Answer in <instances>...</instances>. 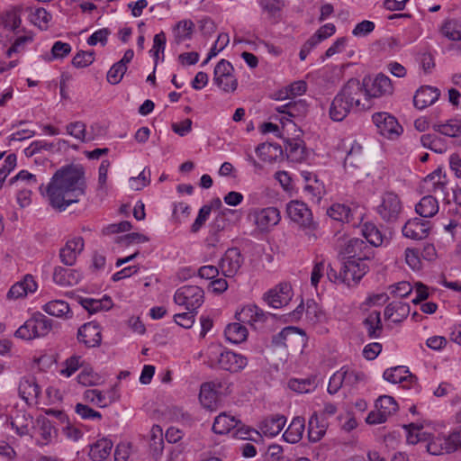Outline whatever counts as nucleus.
I'll use <instances>...</instances> for the list:
<instances>
[{"label":"nucleus","mask_w":461,"mask_h":461,"mask_svg":"<svg viewBox=\"0 0 461 461\" xmlns=\"http://www.w3.org/2000/svg\"><path fill=\"white\" fill-rule=\"evenodd\" d=\"M410 313V305L405 303L393 301L388 303L384 309L385 319H393V322H400L407 318Z\"/></svg>","instance_id":"a878e982"},{"label":"nucleus","mask_w":461,"mask_h":461,"mask_svg":"<svg viewBox=\"0 0 461 461\" xmlns=\"http://www.w3.org/2000/svg\"><path fill=\"white\" fill-rule=\"evenodd\" d=\"M420 142L424 148L429 149L436 153H443L447 150V145L443 139L436 134H424L420 137Z\"/></svg>","instance_id":"79ce46f5"},{"label":"nucleus","mask_w":461,"mask_h":461,"mask_svg":"<svg viewBox=\"0 0 461 461\" xmlns=\"http://www.w3.org/2000/svg\"><path fill=\"white\" fill-rule=\"evenodd\" d=\"M244 263V257L238 248L228 249L220 260L219 267L225 277H233Z\"/></svg>","instance_id":"9b49d317"},{"label":"nucleus","mask_w":461,"mask_h":461,"mask_svg":"<svg viewBox=\"0 0 461 461\" xmlns=\"http://www.w3.org/2000/svg\"><path fill=\"white\" fill-rule=\"evenodd\" d=\"M363 86L364 93L363 95L368 97H381L385 95H392L393 93V86L391 79L384 74H378L372 81L371 86L366 83L361 84Z\"/></svg>","instance_id":"ddd939ff"},{"label":"nucleus","mask_w":461,"mask_h":461,"mask_svg":"<svg viewBox=\"0 0 461 461\" xmlns=\"http://www.w3.org/2000/svg\"><path fill=\"white\" fill-rule=\"evenodd\" d=\"M164 440L162 429L158 425H154L150 430L149 449L152 456L158 458L163 451Z\"/></svg>","instance_id":"ea45409f"},{"label":"nucleus","mask_w":461,"mask_h":461,"mask_svg":"<svg viewBox=\"0 0 461 461\" xmlns=\"http://www.w3.org/2000/svg\"><path fill=\"white\" fill-rule=\"evenodd\" d=\"M203 290L197 285H184L174 295L175 303L185 306L188 311H196L203 304Z\"/></svg>","instance_id":"39448f33"},{"label":"nucleus","mask_w":461,"mask_h":461,"mask_svg":"<svg viewBox=\"0 0 461 461\" xmlns=\"http://www.w3.org/2000/svg\"><path fill=\"white\" fill-rule=\"evenodd\" d=\"M194 29V23L191 20H182L174 28L175 41L177 44L191 39Z\"/></svg>","instance_id":"58836bf2"},{"label":"nucleus","mask_w":461,"mask_h":461,"mask_svg":"<svg viewBox=\"0 0 461 461\" xmlns=\"http://www.w3.org/2000/svg\"><path fill=\"white\" fill-rule=\"evenodd\" d=\"M402 211V203L399 196L387 192L383 194L381 203L377 206V213L386 222H394Z\"/></svg>","instance_id":"0eeeda50"},{"label":"nucleus","mask_w":461,"mask_h":461,"mask_svg":"<svg viewBox=\"0 0 461 461\" xmlns=\"http://www.w3.org/2000/svg\"><path fill=\"white\" fill-rule=\"evenodd\" d=\"M16 167V155L12 153L9 154L5 159L4 166L0 168V189L3 186L4 182L5 181L8 175L12 170Z\"/></svg>","instance_id":"bf43d9fd"},{"label":"nucleus","mask_w":461,"mask_h":461,"mask_svg":"<svg viewBox=\"0 0 461 461\" xmlns=\"http://www.w3.org/2000/svg\"><path fill=\"white\" fill-rule=\"evenodd\" d=\"M285 423L286 418L284 415H272L260 423L259 429L265 436L275 437L280 433Z\"/></svg>","instance_id":"5701e85b"},{"label":"nucleus","mask_w":461,"mask_h":461,"mask_svg":"<svg viewBox=\"0 0 461 461\" xmlns=\"http://www.w3.org/2000/svg\"><path fill=\"white\" fill-rule=\"evenodd\" d=\"M264 300L273 308H280L286 305L291 300V296L282 295L277 289H271L264 294Z\"/></svg>","instance_id":"de8ad7c7"},{"label":"nucleus","mask_w":461,"mask_h":461,"mask_svg":"<svg viewBox=\"0 0 461 461\" xmlns=\"http://www.w3.org/2000/svg\"><path fill=\"white\" fill-rule=\"evenodd\" d=\"M296 333L304 334V332L296 327H285L279 333L273 336L272 344L275 347H287L286 341L290 336L295 335Z\"/></svg>","instance_id":"49530a36"},{"label":"nucleus","mask_w":461,"mask_h":461,"mask_svg":"<svg viewBox=\"0 0 461 461\" xmlns=\"http://www.w3.org/2000/svg\"><path fill=\"white\" fill-rule=\"evenodd\" d=\"M86 186L84 167L78 164H70L55 172L45 191L50 205L63 212L72 203L80 201L86 194Z\"/></svg>","instance_id":"f257e3e1"},{"label":"nucleus","mask_w":461,"mask_h":461,"mask_svg":"<svg viewBox=\"0 0 461 461\" xmlns=\"http://www.w3.org/2000/svg\"><path fill=\"white\" fill-rule=\"evenodd\" d=\"M461 446L459 433H452L447 437L438 438L428 444V451L432 455L452 453Z\"/></svg>","instance_id":"2eb2a0df"},{"label":"nucleus","mask_w":461,"mask_h":461,"mask_svg":"<svg viewBox=\"0 0 461 461\" xmlns=\"http://www.w3.org/2000/svg\"><path fill=\"white\" fill-rule=\"evenodd\" d=\"M195 313L196 311H188L187 312L177 313L174 315V321L177 325L185 329H189L194 322Z\"/></svg>","instance_id":"0e129e2a"},{"label":"nucleus","mask_w":461,"mask_h":461,"mask_svg":"<svg viewBox=\"0 0 461 461\" xmlns=\"http://www.w3.org/2000/svg\"><path fill=\"white\" fill-rule=\"evenodd\" d=\"M440 32L450 41H461V31L453 20H447L441 26Z\"/></svg>","instance_id":"864d4df0"},{"label":"nucleus","mask_w":461,"mask_h":461,"mask_svg":"<svg viewBox=\"0 0 461 461\" xmlns=\"http://www.w3.org/2000/svg\"><path fill=\"white\" fill-rule=\"evenodd\" d=\"M280 221V212L276 207L262 209L256 215V223L261 229L276 225Z\"/></svg>","instance_id":"c85d7f7f"},{"label":"nucleus","mask_w":461,"mask_h":461,"mask_svg":"<svg viewBox=\"0 0 461 461\" xmlns=\"http://www.w3.org/2000/svg\"><path fill=\"white\" fill-rule=\"evenodd\" d=\"M364 89L360 81L356 78L349 79L333 98L329 114L334 122H342L353 110H365L368 108L361 104Z\"/></svg>","instance_id":"f03ea898"},{"label":"nucleus","mask_w":461,"mask_h":461,"mask_svg":"<svg viewBox=\"0 0 461 461\" xmlns=\"http://www.w3.org/2000/svg\"><path fill=\"white\" fill-rule=\"evenodd\" d=\"M305 428V420L304 418L297 416L293 419L292 422L283 434L284 439L288 443H297L299 442L303 435Z\"/></svg>","instance_id":"bb28decb"},{"label":"nucleus","mask_w":461,"mask_h":461,"mask_svg":"<svg viewBox=\"0 0 461 461\" xmlns=\"http://www.w3.org/2000/svg\"><path fill=\"white\" fill-rule=\"evenodd\" d=\"M375 408L380 411L387 420L389 416L396 412L398 404L393 397L382 395L376 400Z\"/></svg>","instance_id":"c03bdc74"},{"label":"nucleus","mask_w":461,"mask_h":461,"mask_svg":"<svg viewBox=\"0 0 461 461\" xmlns=\"http://www.w3.org/2000/svg\"><path fill=\"white\" fill-rule=\"evenodd\" d=\"M67 132L81 141H88L91 140V138L86 137V124L82 122H75L68 124Z\"/></svg>","instance_id":"4d7b16f0"},{"label":"nucleus","mask_w":461,"mask_h":461,"mask_svg":"<svg viewBox=\"0 0 461 461\" xmlns=\"http://www.w3.org/2000/svg\"><path fill=\"white\" fill-rule=\"evenodd\" d=\"M98 380L97 374L89 366H86L77 375V381L79 384L85 386L94 385Z\"/></svg>","instance_id":"e2e57ef3"},{"label":"nucleus","mask_w":461,"mask_h":461,"mask_svg":"<svg viewBox=\"0 0 461 461\" xmlns=\"http://www.w3.org/2000/svg\"><path fill=\"white\" fill-rule=\"evenodd\" d=\"M224 335L230 342L239 344L247 339L248 330L241 322H234L227 325Z\"/></svg>","instance_id":"e433bc0d"},{"label":"nucleus","mask_w":461,"mask_h":461,"mask_svg":"<svg viewBox=\"0 0 461 461\" xmlns=\"http://www.w3.org/2000/svg\"><path fill=\"white\" fill-rule=\"evenodd\" d=\"M361 232L371 247H380L384 242V234L378 227L371 221H366L362 224Z\"/></svg>","instance_id":"473e14b6"},{"label":"nucleus","mask_w":461,"mask_h":461,"mask_svg":"<svg viewBox=\"0 0 461 461\" xmlns=\"http://www.w3.org/2000/svg\"><path fill=\"white\" fill-rule=\"evenodd\" d=\"M328 215L332 218L335 221H349L350 217V209L349 207L341 204V203H336L330 206V208L328 210Z\"/></svg>","instance_id":"603ef678"},{"label":"nucleus","mask_w":461,"mask_h":461,"mask_svg":"<svg viewBox=\"0 0 461 461\" xmlns=\"http://www.w3.org/2000/svg\"><path fill=\"white\" fill-rule=\"evenodd\" d=\"M77 338L86 348L99 347L102 341L99 324L95 321L83 324L77 330Z\"/></svg>","instance_id":"4468645a"},{"label":"nucleus","mask_w":461,"mask_h":461,"mask_svg":"<svg viewBox=\"0 0 461 461\" xmlns=\"http://www.w3.org/2000/svg\"><path fill=\"white\" fill-rule=\"evenodd\" d=\"M52 330V320L41 312H35L16 331L15 337L25 340L44 337Z\"/></svg>","instance_id":"7ed1b4c3"},{"label":"nucleus","mask_w":461,"mask_h":461,"mask_svg":"<svg viewBox=\"0 0 461 461\" xmlns=\"http://www.w3.org/2000/svg\"><path fill=\"white\" fill-rule=\"evenodd\" d=\"M363 325L366 329L370 339H377L381 336L383 324L381 321L380 312L374 311L363 321Z\"/></svg>","instance_id":"c9c22d12"},{"label":"nucleus","mask_w":461,"mask_h":461,"mask_svg":"<svg viewBox=\"0 0 461 461\" xmlns=\"http://www.w3.org/2000/svg\"><path fill=\"white\" fill-rule=\"evenodd\" d=\"M440 96V90L435 86H421L417 89L413 96V105L419 109H425L433 104Z\"/></svg>","instance_id":"6ab92c4d"},{"label":"nucleus","mask_w":461,"mask_h":461,"mask_svg":"<svg viewBox=\"0 0 461 461\" xmlns=\"http://www.w3.org/2000/svg\"><path fill=\"white\" fill-rule=\"evenodd\" d=\"M340 372L342 373V376L345 377L344 384L346 385H355L360 381H362L365 377L364 374L361 372H357L354 370H349L348 368L342 367L340 368Z\"/></svg>","instance_id":"69168bd1"},{"label":"nucleus","mask_w":461,"mask_h":461,"mask_svg":"<svg viewBox=\"0 0 461 461\" xmlns=\"http://www.w3.org/2000/svg\"><path fill=\"white\" fill-rule=\"evenodd\" d=\"M362 162L361 156V147L357 146V149L355 147L348 153L347 157L344 160V167L348 169V167H357L358 164Z\"/></svg>","instance_id":"680f3d73"},{"label":"nucleus","mask_w":461,"mask_h":461,"mask_svg":"<svg viewBox=\"0 0 461 461\" xmlns=\"http://www.w3.org/2000/svg\"><path fill=\"white\" fill-rule=\"evenodd\" d=\"M256 153L263 161L273 162L282 154V149L278 144L265 142L257 147Z\"/></svg>","instance_id":"4c0bfd02"},{"label":"nucleus","mask_w":461,"mask_h":461,"mask_svg":"<svg viewBox=\"0 0 461 461\" xmlns=\"http://www.w3.org/2000/svg\"><path fill=\"white\" fill-rule=\"evenodd\" d=\"M383 377L393 384H403V387L417 385V377L413 375L405 366H398L386 369Z\"/></svg>","instance_id":"f3484780"},{"label":"nucleus","mask_w":461,"mask_h":461,"mask_svg":"<svg viewBox=\"0 0 461 461\" xmlns=\"http://www.w3.org/2000/svg\"><path fill=\"white\" fill-rule=\"evenodd\" d=\"M37 283L32 275H26L23 280L11 286L7 293V299L17 300L25 297L29 293H34L37 290Z\"/></svg>","instance_id":"aec40b11"},{"label":"nucleus","mask_w":461,"mask_h":461,"mask_svg":"<svg viewBox=\"0 0 461 461\" xmlns=\"http://www.w3.org/2000/svg\"><path fill=\"white\" fill-rule=\"evenodd\" d=\"M344 253L347 259H355L357 262L370 260L375 255L373 248L359 238L350 239L345 245Z\"/></svg>","instance_id":"f8f14e48"},{"label":"nucleus","mask_w":461,"mask_h":461,"mask_svg":"<svg viewBox=\"0 0 461 461\" xmlns=\"http://www.w3.org/2000/svg\"><path fill=\"white\" fill-rule=\"evenodd\" d=\"M214 384L203 383L201 385L199 399L205 408H212L218 401V393L213 390Z\"/></svg>","instance_id":"a19ab883"},{"label":"nucleus","mask_w":461,"mask_h":461,"mask_svg":"<svg viewBox=\"0 0 461 461\" xmlns=\"http://www.w3.org/2000/svg\"><path fill=\"white\" fill-rule=\"evenodd\" d=\"M216 363L219 368L230 373H238L248 365V359L241 354L224 349L219 352Z\"/></svg>","instance_id":"1a4fd4ad"},{"label":"nucleus","mask_w":461,"mask_h":461,"mask_svg":"<svg viewBox=\"0 0 461 461\" xmlns=\"http://www.w3.org/2000/svg\"><path fill=\"white\" fill-rule=\"evenodd\" d=\"M95 61V51L81 50L72 59V65L77 68H83L90 66Z\"/></svg>","instance_id":"6e6d98bb"},{"label":"nucleus","mask_w":461,"mask_h":461,"mask_svg":"<svg viewBox=\"0 0 461 461\" xmlns=\"http://www.w3.org/2000/svg\"><path fill=\"white\" fill-rule=\"evenodd\" d=\"M239 424H240V420H237L234 416L221 413L214 420L212 430L216 434L222 435L235 429Z\"/></svg>","instance_id":"2f4dec72"},{"label":"nucleus","mask_w":461,"mask_h":461,"mask_svg":"<svg viewBox=\"0 0 461 461\" xmlns=\"http://www.w3.org/2000/svg\"><path fill=\"white\" fill-rule=\"evenodd\" d=\"M388 290L393 297L405 298L411 294L413 286L407 281H402L389 285Z\"/></svg>","instance_id":"3c124183"},{"label":"nucleus","mask_w":461,"mask_h":461,"mask_svg":"<svg viewBox=\"0 0 461 461\" xmlns=\"http://www.w3.org/2000/svg\"><path fill=\"white\" fill-rule=\"evenodd\" d=\"M212 212V206L205 204L203 205L198 212V215L194 221V222L191 226V231L193 233H196L200 230L202 226L207 221L210 213Z\"/></svg>","instance_id":"052dcab7"},{"label":"nucleus","mask_w":461,"mask_h":461,"mask_svg":"<svg viewBox=\"0 0 461 461\" xmlns=\"http://www.w3.org/2000/svg\"><path fill=\"white\" fill-rule=\"evenodd\" d=\"M30 12V20L31 22L39 26L40 28H47L48 24L51 19V15L48 13L44 8H28Z\"/></svg>","instance_id":"a18cd8bd"},{"label":"nucleus","mask_w":461,"mask_h":461,"mask_svg":"<svg viewBox=\"0 0 461 461\" xmlns=\"http://www.w3.org/2000/svg\"><path fill=\"white\" fill-rule=\"evenodd\" d=\"M286 212L293 221L307 230L306 234L310 238L316 239V235L312 232L316 230L317 223L313 221L312 211L306 203L301 201H291L287 203Z\"/></svg>","instance_id":"20e7f679"},{"label":"nucleus","mask_w":461,"mask_h":461,"mask_svg":"<svg viewBox=\"0 0 461 461\" xmlns=\"http://www.w3.org/2000/svg\"><path fill=\"white\" fill-rule=\"evenodd\" d=\"M438 200L432 195H425L415 205L416 212L423 218H431L438 212Z\"/></svg>","instance_id":"7c9ffc66"},{"label":"nucleus","mask_w":461,"mask_h":461,"mask_svg":"<svg viewBox=\"0 0 461 461\" xmlns=\"http://www.w3.org/2000/svg\"><path fill=\"white\" fill-rule=\"evenodd\" d=\"M372 118L378 132L388 139L398 137L402 131L397 120L387 113H376Z\"/></svg>","instance_id":"9d476101"},{"label":"nucleus","mask_w":461,"mask_h":461,"mask_svg":"<svg viewBox=\"0 0 461 461\" xmlns=\"http://www.w3.org/2000/svg\"><path fill=\"white\" fill-rule=\"evenodd\" d=\"M19 396L27 403L31 401L37 400L41 389L37 384L36 378L32 375L24 376L21 379L18 387Z\"/></svg>","instance_id":"412c9836"},{"label":"nucleus","mask_w":461,"mask_h":461,"mask_svg":"<svg viewBox=\"0 0 461 461\" xmlns=\"http://www.w3.org/2000/svg\"><path fill=\"white\" fill-rule=\"evenodd\" d=\"M432 129L434 130V131L438 132V133L447 136V137H451V138L457 137L456 136V118L449 119L446 122H435L432 125Z\"/></svg>","instance_id":"8fccbe9b"},{"label":"nucleus","mask_w":461,"mask_h":461,"mask_svg":"<svg viewBox=\"0 0 461 461\" xmlns=\"http://www.w3.org/2000/svg\"><path fill=\"white\" fill-rule=\"evenodd\" d=\"M79 303L90 314L95 313L102 310L107 311V310L111 309L113 306V302H112L111 298L107 295H104L100 300L93 299V298H80Z\"/></svg>","instance_id":"72a5a7b5"},{"label":"nucleus","mask_w":461,"mask_h":461,"mask_svg":"<svg viewBox=\"0 0 461 461\" xmlns=\"http://www.w3.org/2000/svg\"><path fill=\"white\" fill-rule=\"evenodd\" d=\"M127 71V66L122 62L114 63L107 73V81L112 85L119 84Z\"/></svg>","instance_id":"5fc2aeb1"},{"label":"nucleus","mask_w":461,"mask_h":461,"mask_svg":"<svg viewBox=\"0 0 461 461\" xmlns=\"http://www.w3.org/2000/svg\"><path fill=\"white\" fill-rule=\"evenodd\" d=\"M84 249V240L81 237H76L66 242L65 246L59 250L60 261L68 267L75 265L77 256Z\"/></svg>","instance_id":"a211bd4d"},{"label":"nucleus","mask_w":461,"mask_h":461,"mask_svg":"<svg viewBox=\"0 0 461 461\" xmlns=\"http://www.w3.org/2000/svg\"><path fill=\"white\" fill-rule=\"evenodd\" d=\"M276 111L292 118L303 117L308 112V104L303 99L293 100L284 105L277 106Z\"/></svg>","instance_id":"393cba45"},{"label":"nucleus","mask_w":461,"mask_h":461,"mask_svg":"<svg viewBox=\"0 0 461 461\" xmlns=\"http://www.w3.org/2000/svg\"><path fill=\"white\" fill-rule=\"evenodd\" d=\"M328 423L313 412L308 422V438L311 442L320 441L325 435Z\"/></svg>","instance_id":"b1692460"},{"label":"nucleus","mask_w":461,"mask_h":461,"mask_svg":"<svg viewBox=\"0 0 461 461\" xmlns=\"http://www.w3.org/2000/svg\"><path fill=\"white\" fill-rule=\"evenodd\" d=\"M431 223L420 218L410 219L402 229V235L408 239L420 240L428 237Z\"/></svg>","instance_id":"dca6fc26"},{"label":"nucleus","mask_w":461,"mask_h":461,"mask_svg":"<svg viewBox=\"0 0 461 461\" xmlns=\"http://www.w3.org/2000/svg\"><path fill=\"white\" fill-rule=\"evenodd\" d=\"M11 426L15 429L19 436H24L29 433V425L32 423V418L25 412H17L14 417L11 418Z\"/></svg>","instance_id":"37998d69"},{"label":"nucleus","mask_w":461,"mask_h":461,"mask_svg":"<svg viewBox=\"0 0 461 461\" xmlns=\"http://www.w3.org/2000/svg\"><path fill=\"white\" fill-rule=\"evenodd\" d=\"M84 399L86 402L94 403L99 408L107 407L115 401L114 393L113 392L105 393L97 389L86 390L84 393Z\"/></svg>","instance_id":"cd10ccee"},{"label":"nucleus","mask_w":461,"mask_h":461,"mask_svg":"<svg viewBox=\"0 0 461 461\" xmlns=\"http://www.w3.org/2000/svg\"><path fill=\"white\" fill-rule=\"evenodd\" d=\"M65 368L60 371L61 375L67 377L71 376L76 371L78 370L82 364L80 362V357L72 356L68 358L64 363Z\"/></svg>","instance_id":"774afa93"},{"label":"nucleus","mask_w":461,"mask_h":461,"mask_svg":"<svg viewBox=\"0 0 461 461\" xmlns=\"http://www.w3.org/2000/svg\"><path fill=\"white\" fill-rule=\"evenodd\" d=\"M113 447L111 439L103 438L91 445L89 456L93 461H104L110 456Z\"/></svg>","instance_id":"c756f323"},{"label":"nucleus","mask_w":461,"mask_h":461,"mask_svg":"<svg viewBox=\"0 0 461 461\" xmlns=\"http://www.w3.org/2000/svg\"><path fill=\"white\" fill-rule=\"evenodd\" d=\"M403 429L407 431V441L410 444H417L418 442L424 440V433L421 432L423 425L421 423L411 422L404 425Z\"/></svg>","instance_id":"09e8293b"},{"label":"nucleus","mask_w":461,"mask_h":461,"mask_svg":"<svg viewBox=\"0 0 461 461\" xmlns=\"http://www.w3.org/2000/svg\"><path fill=\"white\" fill-rule=\"evenodd\" d=\"M233 72L231 63L226 59H221L214 68V83L224 92H234L237 89L238 81Z\"/></svg>","instance_id":"423d86ee"},{"label":"nucleus","mask_w":461,"mask_h":461,"mask_svg":"<svg viewBox=\"0 0 461 461\" xmlns=\"http://www.w3.org/2000/svg\"><path fill=\"white\" fill-rule=\"evenodd\" d=\"M81 274L75 269L56 267L53 272V281L61 286L77 285L81 279Z\"/></svg>","instance_id":"4be33fe9"},{"label":"nucleus","mask_w":461,"mask_h":461,"mask_svg":"<svg viewBox=\"0 0 461 461\" xmlns=\"http://www.w3.org/2000/svg\"><path fill=\"white\" fill-rule=\"evenodd\" d=\"M130 182L132 188L140 190L150 183V170L144 168L137 177H131Z\"/></svg>","instance_id":"338daca9"},{"label":"nucleus","mask_w":461,"mask_h":461,"mask_svg":"<svg viewBox=\"0 0 461 461\" xmlns=\"http://www.w3.org/2000/svg\"><path fill=\"white\" fill-rule=\"evenodd\" d=\"M42 310L52 316L59 318H71L72 312L68 303L62 300H54L43 305Z\"/></svg>","instance_id":"f704fd0d"},{"label":"nucleus","mask_w":461,"mask_h":461,"mask_svg":"<svg viewBox=\"0 0 461 461\" xmlns=\"http://www.w3.org/2000/svg\"><path fill=\"white\" fill-rule=\"evenodd\" d=\"M166 41H167V39H166V34L164 32H160L159 33H157L153 38V46H152V49L149 50V53L155 59V66L158 63L159 52H164V50H165Z\"/></svg>","instance_id":"13d9d810"},{"label":"nucleus","mask_w":461,"mask_h":461,"mask_svg":"<svg viewBox=\"0 0 461 461\" xmlns=\"http://www.w3.org/2000/svg\"><path fill=\"white\" fill-rule=\"evenodd\" d=\"M369 267L364 262H357L355 259H346L340 267V282L348 286L356 285L362 277L368 272Z\"/></svg>","instance_id":"6e6552de"}]
</instances>
